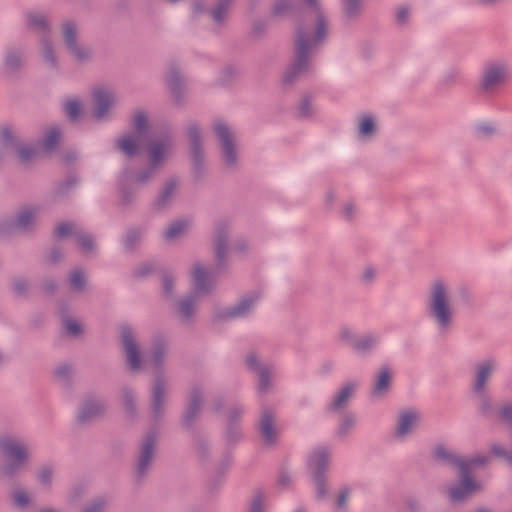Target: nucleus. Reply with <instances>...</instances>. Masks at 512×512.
I'll use <instances>...</instances> for the list:
<instances>
[{
    "label": "nucleus",
    "mask_w": 512,
    "mask_h": 512,
    "mask_svg": "<svg viewBox=\"0 0 512 512\" xmlns=\"http://www.w3.org/2000/svg\"><path fill=\"white\" fill-rule=\"evenodd\" d=\"M328 33V19L319 0H306V7L296 24L294 56L283 74V84L291 85L314 73L313 55L325 43Z\"/></svg>",
    "instance_id": "1"
},
{
    "label": "nucleus",
    "mask_w": 512,
    "mask_h": 512,
    "mask_svg": "<svg viewBox=\"0 0 512 512\" xmlns=\"http://www.w3.org/2000/svg\"><path fill=\"white\" fill-rule=\"evenodd\" d=\"M170 341L167 335L156 332L152 335L148 348L147 362L154 370L151 386V412L155 423L163 419L169 380L165 375L164 364L169 354Z\"/></svg>",
    "instance_id": "2"
},
{
    "label": "nucleus",
    "mask_w": 512,
    "mask_h": 512,
    "mask_svg": "<svg viewBox=\"0 0 512 512\" xmlns=\"http://www.w3.org/2000/svg\"><path fill=\"white\" fill-rule=\"evenodd\" d=\"M425 307L427 316L438 333H450L455 323L456 308L452 288L447 280L436 277L429 283Z\"/></svg>",
    "instance_id": "3"
},
{
    "label": "nucleus",
    "mask_w": 512,
    "mask_h": 512,
    "mask_svg": "<svg viewBox=\"0 0 512 512\" xmlns=\"http://www.w3.org/2000/svg\"><path fill=\"white\" fill-rule=\"evenodd\" d=\"M0 450L4 457V463L0 467V475L4 479H13L18 476L31 460L29 444L20 437H0Z\"/></svg>",
    "instance_id": "4"
},
{
    "label": "nucleus",
    "mask_w": 512,
    "mask_h": 512,
    "mask_svg": "<svg viewBox=\"0 0 512 512\" xmlns=\"http://www.w3.org/2000/svg\"><path fill=\"white\" fill-rule=\"evenodd\" d=\"M511 80V66L505 58H492L484 62L477 87L484 96L499 94Z\"/></svg>",
    "instance_id": "5"
},
{
    "label": "nucleus",
    "mask_w": 512,
    "mask_h": 512,
    "mask_svg": "<svg viewBox=\"0 0 512 512\" xmlns=\"http://www.w3.org/2000/svg\"><path fill=\"white\" fill-rule=\"evenodd\" d=\"M331 449L326 446L315 448L308 458V468L316 488V498L324 500L329 495L327 471L331 463Z\"/></svg>",
    "instance_id": "6"
},
{
    "label": "nucleus",
    "mask_w": 512,
    "mask_h": 512,
    "mask_svg": "<svg viewBox=\"0 0 512 512\" xmlns=\"http://www.w3.org/2000/svg\"><path fill=\"white\" fill-rule=\"evenodd\" d=\"M175 144V138L168 130L151 134L143 144L146 151L147 163L162 169L172 158Z\"/></svg>",
    "instance_id": "7"
},
{
    "label": "nucleus",
    "mask_w": 512,
    "mask_h": 512,
    "mask_svg": "<svg viewBox=\"0 0 512 512\" xmlns=\"http://www.w3.org/2000/svg\"><path fill=\"white\" fill-rule=\"evenodd\" d=\"M40 213V205L25 204L20 206L9 220L0 222V235L33 232L38 225Z\"/></svg>",
    "instance_id": "8"
},
{
    "label": "nucleus",
    "mask_w": 512,
    "mask_h": 512,
    "mask_svg": "<svg viewBox=\"0 0 512 512\" xmlns=\"http://www.w3.org/2000/svg\"><path fill=\"white\" fill-rule=\"evenodd\" d=\"M159 433L152 429L140 439L134 462V477L137 481L145 479L151 471L157 456Z\"/></svg>",
    "instance_id": "9"
},
{
    "label": "nucleus",
    "mask_w": 512,
    "mask_h": 512,
    "mask_svg": "<svg viewBox=\"0 0 512 512\" xmlns=\"http://www.w3.org/2000/svg\"><path fill=\"white\" fill-rule=\"evenodd\" d=\"M133 132L122 135L116 141V147L127 157L141 153L144 144V134L148 130L149 120L146 112L138 110L132 116Z\"/></svg>",
    "instance_id": "10"
},
{
    "label": "nucleus",
    "mask_w": 512,
    "mask_h": 512,
    "mask_svg": "<svg viewBox=\"0 0 512 512\" xmlns=\"http://www.w3.org/2000/svg\"><path fill=\"white\" fill-rule=\"evenodd\" d=\"M213 129L219 142L223 163L229 168L238 166V145L235 131L223 120L214 122Z\"/></svg>",
    "instance_id": "11"
},
{
    "label": "nucleus",
    "mask_w": 512,
    "mask_h": 512,
    "mask_svg": "<svg viewBox=\"0 0 512 512\" xmlns=\"http://www.w3.org/2000/svg\"><path fill=\"white\" fill-rule=\"evenodd\" d=\"M27 64V48L22 44H9L5 47L0 70L7 77L18 76Z\"/></svg>",
    "instance_id": "12"
},
{
    "label": "nucleus",
    "mask_w": 512,
    "mask_h": 512,
    "mask_svg": "<svg viewBox=\"0 0 512 512\" xmlns=\"http://www.w3.org/2000/svg\"><path fill=\"white\" fill-rule=\"evenodd\" d=\"M120 344L129 369L137 372L142 368V351L134 330L123 325L120 330Z\"/></svg>",
    "instance_id": "13"
},
{
    "label": "nucleus",
    "mask_w": 512,
    "mask_h": 512,
    "mask_svg": "<svg viewBox=\"0 0 512 512\" xmlns=\"http://www.w3.org/2000/svg\"><path fill=\"white\" fill-rule=\"evenodd\" d=\"M421 412L415 408H404L397 413L393 428V438L404 442L410 438L421 425Z\"/></svg>",
    "instance_id": "14"
},
{
    "label": "nucleus",
    "mask_w": 512,
    "mask_h": 512,
    "mask_svg": "<svg viewBox=\"0 0 512 512\" xmlns=\"http://www.w3.org/2000/svg\"><path fill=\"white\" fill-rule=\"evenodd\" d=\"M93 117L102 122L110 119L111 112L117 102L116 93L108 87H98L93 91Z\"/></svg>",
    "instance_id": "15"
},
{
    "label": "nucleus",
    "mask_w": 512,
    "mask_h": 512,
    "mask_svg": "<svg viewBox=\"0 0 512 512\" xmlns=\"http://www.w3.org/2000/svg\"><path fill=\"white\" fill-rule=\"evenodd\" d=\"M181 181L176 176L168 177L160 186L157 195L151 203V208L156 212L169 209L180 192Z\"/></svg>",
    "instance_id": "16"
},
{
    "label": "nucleus",
    "mask_w": 512,
    "mask_h": 512,
    "mask_svg": "<svg viewBox=\"0 0 512 512\" xmlns=\"http://www.w3.org/2000/svg\"><path fill=\"white\" fill-rule=\"evenodd\" d=\"M498 361L494 357H486L476 363L473 374L472 392L488 390V384L498 368Z\"/></svg>",
    "instance_id": "17"
},
{
    "label": "nucleus",
    "mask_w": 512,
    "mask_h": 512,
    "mask_svg": "<svg viewBox=\"0 0 512 512\" xmlns=\"http://www.w3.org/2000/svg\"><path fill=\"white\" fill-rule=\"evenodd\" d=\"M230 237V225L225 220L216 222L213 233V247L217 265L222 267L226 263Z\"/></svg>",
    "instance_id": "18"
},
{
    "label": "nucleus",
    "mask_w": 512,
    "mask_h": 512,
    "mask_svg": "<svg viewBox=\"0 0 512 512\" xmlns=\"http://www.w3.org/2000/svg\"><path fill=\"white\" fill-rule=\"evenodd\" d=\"M359 387L358 381H347L341 385L333 394L326 409L330 413H340L344 411L350 401L354 398Z\"/></svg>",
    "instance_id": "19"
},
{
    "label": "nucleus",
    "mask_w": 512,
    "mask_h": 512,
    "mask_svg": "<svg viewBox=\"0 0 512 512\" xmlns=\"http://www.w3.org/2000/svg\"><path fill=\"white\" fill-rule=\"evenodd\" d=\"M165 84L170 91L174 101L182 104L187 98L188 90L183 74L176 64H170L165 76Z\"/></svg>",
    "instance_id": "20"
},
{
    "label": "nucleus",
    "mask_w": 512,
    "mask_h": 512,
    "mask_svg": "<svg viewBox=\"0 0 512 512\" xmlns=\"http://www.w3.org/2000/svg\"><path fill=\"white\" fill-rule=\"evenodd\" d=\"M203 406V389L194 385L190 388L188 396V404L182 415V426L189 430L193 427L197 417L200 414Z\"/></svg>",
    "instance_id": "21"
},
{
    "label": "nucleus",
    "mask_w": 512,
    "mask_h": 512,
    "mask_svg": "<svg viewBox=\"0 0 512 512\" xmlns=\"http://www.w3.org/2000/svg\"><path fill=\"white\" fill-rule=\"evenodd\" d=\"M258 430L264 445L275 446L277 444L279 431L276 425V416L272 410L268 408L262 410Z\"/></svg>",
    "instance_id": "22"
},
{
    "label": "nucleus",
    "mask_w": 512,
    "mask_h": 512,
    "mask_svg": "<svg viewBox=\"0 0 512 512\" xmlns=\"http://www.w3.org/2000/svg\"><path fill=\"white\" fill-rule=\"evenodd\" d=\"M187 136L190 144V157L194 168L200 171L204 167L205 153L202 147L201 129L195 122L187 126Z\"/></svg>",
    "instance_id": "23"
},
{
    "label": "nucleus",
    "mask_w": 512,
    "mask_h": 512,
    "mask_svg": "<svg viewBox=\"0 0 512 512\" xmlns=\"http://www.w3.org/2000/svg\"><path fill=\"white\" fill-rule=\"evenodd\" d=\"M460 481L449 488L450 501L462 502L482 489L481 484L474 480L471 475H459Z\"/></svg>",
    "instance_id": "24"
},
{
    "label": "nucleus",
    "mask_w": 512,
    "mask_h": 512,
    "mask_svg": "<svg viewBox=\"0 0 512 512\" xmlns=\"http://www.w3.org/2000/svg\"><path fill=\"white\" fill-rule=\"evenodd\" d=\"M39 56L43 65L50 71H58L61 66L56 45L48 36L38 38Z\"/></svg>",
    "instance_id": "25"
},
{
    "label": "nucleus",
    "mask_w": 512,
    "mask_h": 512,
    "mask_svg": "<svg viewBox=\"0 0 512 512\" xmlns=\"http://www.w3.org/2000/svg\"><path fill=\"white\" fill-rule=\"evenodd\" d=\"M259 299L258 293H251L243 296L233 306L225 309L220 315L223 319L243 318L248 316L255 308Z\"/></svg>",
    "instance_id": "26"
},
{
    "label": "nucleus",
    "mask_w": 512,
    "mask_h": 512,
    "mask_svg": "<svg viewBox=\"0 0 512 512\" xmlns=\"http://www.w3.org/2000/svg\"><path fill=\"white\" fill-rule=\"evenodd\" d=\"M198 304L199 296L196 293H190L177 301L176 315L182 324L188 325L194 321Z\"/></svg>",
    "instance_id": "27"
},
{
    "label": "nucleus",
    "mask_w": 512,
    "mask_h": 512,
    "mask_svg": "<svg viewBox=\"0 0 512 512\" xmlns=\"http://www.w3.org/2000/svg\"><path fill=\"white\" fill-rule=\"evenodd\" d=\"M25 21L27 28L37 33L39 37H50L52 24L47 13L41 11H28L25 13Z\"/></svg>",
    "instance_id": "28"
},
{
    "label": "nucleus",
    "mask_w": 512,
    "mask_h": 512,
    "mask_svg": "<svg viewBox=\"0 0 512 512\" xmlns=\"http://www.w3.org/2000/svg\"><path fill=\"white\" fill-rule=\"evenodd\" d=\"M106 410V403L101 398H86L79 407L78 421L81 423L89 422L103 415Z\"/></svg>",
    "instance_id": "29"
},
{
    "label": "nucleus",
    "mask_w": 512,
    "mask_h": 512,
    "mask_svg": "<svg viewBox=\"0 0 512 512\" xmlns=\"http://www.w3.org/2000/svg\"><path fill=\"white\" fill-rule=\"evenodd\" d=\"M378 118L372 113H363L357 118L356 134L360 141H371L378 133Z\"/></svg>",
    "instance_id": "30"
},
{
    "label": "nucleus",
    "mask_w": 512,
    "mask_h": 512,
    "mask_svg": "<svg viewBox=\"0 0 512 512\" xmlns=\"http://www.w3.org/2000/svg\"><path fill=\"white\" fill-rule=\"evenodd\" d=\"M192 284L194 292L197 296L200 294H207L213 289V281L210 278L209 272L202 264H195L192 268Z\"/></svg>",
    "instance_id": "31"
},
{
    "label": "nucleus",
    "mask_w": 512,
    "mask_h": 512,
    "mask_svg": "<svg viewBox=\"0 0 512 512\" xmlns=\"http://www.w3.org/2000/svg\"><path fill=\"white\" fill-rule=\"evenodd\" d=\"M391 382V370L386 366L381 367L375 376V380L371 388V397L375 400L384 398L390 389Z\"/></svg>",
    "instance_id": "32"
},
{
    "label": "nucleus",
    "mask_w": 512,
    "mask_h": 512,
    "mask_svg": "<svg viewBox=\"0 0 512 512\" xmlns=\"http://www.w3.org/2000/svg\"><path fill=\"white\" fill-rule=\"evenodd\" d=\"M235 1L236 0H216L214 6L209 10V16L217 27L224 25Z\"/></svg>",
    "instance_id": "33"
},
{
    "label": "nucleus",
    "mask_w": 512,
    "mask_h": 512,
    "mask_svg": "<svg viewBox=\"0 0 512 512\" xmlns=\"http://www.w3.org/2000/svg\"><path fill=\"white\" fill-rule=\"evenodd\" d=\"M341 14L345 22L358 20L363 12V0H340Z\"/></svg>",
    "instance_id": "34"
},
{
    "label": "nucleus",
    "mask_w": 512,
    "mask_h": 512,
    "mask_svg": "<svg viewBox=\"0 0 512 512\" xmlns=\"http://www.w3.org/2000/svg\"><path fill=\"white\" fill-rule=\"evenodd\" d=\"M61 38L66 50L69 47L80 42L79 40V26L75 21L65 20L61 24Z\"/></svg>",
    "instance_id": "35"
},
{
    "label": "nucleus",
    "mask_w": 512,
    "mask_h": 512,
    "mask_svg": "<svg viewBox=\"0 0 512 512\" xmlns=\"http://www.w3.org/2000/svg\"><path fill=\"white\" fill-rule=\"evenodd\" d=\"M434 455L436 459L442 461L444 464L457 468L459 473L460 469L466 466L463 457L448 450L444 446H437L434 450Z\"/></svg>",
    "instance_id": "36"
},
{
    "label": "nucleus",
    "mask_w": 512,
    "mask_h": 512,
    "mask_svg": "<svg viewBox=\"0 0 512 512\" xmlns=\"http://www.w3.org/2000/svg\"><path fill=\"white\" fill-rule=\"evenodd\" d=\"M191 221L189 219H178L171 222L163 233V237L166 241L172 242L186 234Z\"/></svg>",
    "instance_id": "37"
},
{
    "label": "nucleus",
    "mask_w": 512,
    "mask_h": 512,
    "mask_svg": "<svg viewBox=\"0 0 512 512\" xmlns=\"http://www.w3.org/2000/svg\"><path fill=\"white\" fill-rule=\"evenodd\" d=\"M66 51L71 59L77 64H86L93 60L92 48L82 42L69 47Z\"/></svg>",
    "instance_id": "38"
},
{
    "label": "nucleus",
    "mask_w": 512,
    "mask_h": 512,
    "mask_svg": "<svg viewBox=\"0 0 512 512\" xmlns=\"http://www.w3.org/2000/svg\"><path fill=\"white\" fill-rule=\"evenodd\" d=\"M380 342V336L376 333H366L359 336L353 350L361 355L369 354L377 347Z\"/></svg>",
    "instance_id": "39"
},
{
    "label": "nucleus",
    "mask_w": 512,
    "mask_h": 512,
    "mask_svg": "<svg viewBox=\"0 0 512 512\" xmlns=\"http://www.w3.org/2000/svg\"><path fill=\"white\" fill-rule=\"evenodd\" d=\"M61 139V131L57 126L48 127L43 134L40 145L45 151H52L56 148Z\"/></svg>",
    "instance_id": "40"
},
{
    "label": "nucleus",
    "mask_w": 512,
    "mask_h": 512,
    "mask_svg": "<svg viewBox=\"0 0 512 512\" xmlns=\"http://www.w3.org/2000/svg\"><path fill=\"white\" fill-rule=\"evenodd\" d=\"M473 393L477 399L478 412L480 415L486 418L490 417L495 410L488 390Z\"/></svg>",
    "instance_id": "41"
},
{
    "label": "nucleus",
    "mask_w": 512,
    "mask_h": 512,
    "mask_svg": "<svg viewBox=\"0 0 512 512\" xmlns=\"http://www.w3.org/2000/svg\"><path fill=\"white\" fill-rule=\"evenodd\" d=\"M268 501V493L263 489H256L252 494L249 512H266Z\"/></svg>",
    "instance_id": "42"
},
{
    "label": "nucleus",
    "mask_w": 512,
    "mask_h": 512,
    "mask_svg": "<svg viewBox=\"0 0 512 512\" xmlns=\"http://www.w3.org/2000/svg\"><path fill=\"white\" fill-rule=\"evenodd\" d=\"M21 141L19 135L8 125L0 127V144L2 148L15 149Z\"/></svg>",
    "instance_id": "43"
},
{
    "label": "nucleus",
    "mask_w": 512,
    "mask_h": 512,
    "mask_svg": "<svg viewBox=\"0 0 512 512\" xmlns=\"http://www.w3.org/2000/svg\"><path fill=\"white\" fill-rule=\"evenodd\" d=\"M143 238V229L140 227H133L126 231L123 239V246L126 251H132L137 248Z\"/></svg>",
    "instance_id": "44"
},
{
    "label": "nucleus",
    "mask_w": 512,
    "mask_h": 512,
    "mask_svg": "<svg viewBox=\"0 0 512 512\" xmlns=\"http://www.w3.org/2000/svg\"><path fill=\"white\" fill-rule=\"evenodd\" d=\"M490 462L491 457L486 454H477L468 459L464 458V463L466 464V466L460 469L459 475H471L473 469L480 466H485Z\"/></svg>",
    "instance_id": "45"
},
{
    "label": "nucleus",
    "mask_w": 512,
    "mask_h": 512,
    "mask_svg": "<svg viewBox=\"0 0 512 512\" xmlns=\"http://www.w3.org/2000/svg\"><path fill=\"white\" fill-rule=\"evenodd\" d=\"M68 284L73 292L82 293L87 286L86 274L79 268L74 269L68 277Z\"/></svg>",
    "instance_id": "46"
},
{
    "label": "nucleus",
    "mask_w": 512,
    "mask_h": 512,
    "mask_svg": "<svg viewBox=\"0 0 512 512\" xmlns=\"http://www.w3.org/2000/svg\"><path fill=\"white\" fill-rule=\"evenodd\" d=\"M121 399L126 413L130 417H135L137 415V406L134 391L129 387H123L121 389Z\"/></svg>",
    "instance_id": "47"
},
{
    "label": "nucleus",
    "mask_w": 512,
    "mask_h": 512,
    "mask_svg": "<svg viewBox=\"0 0 512 512\" xmlns=\"http://www.w3.org/2000/svg\"><path fill=\"white\" fill-rule=\"evenodd\" d=\"M274 368L272 365L268 366L264 370L256 373L258 377L257 391L260 394H266L272 387L271 377L273 375Z\"/></svg>",
    "instance_id": "48"
},
{
    "label": "nucleus",
    "mask_w": 512,
    "mask_h": 512,
    "mask_svg": "<svg viewBox=\"0 0 512 512\" xmlns=\"http://www.w3.org/2000/svg\"><path fill=\"white\" fill-rule=\"evenodd\" d=\"M161 170V168L148 164L146 168H143L135 173L134 182L139 185H146L150 183L156 176V174Z\"/></svg>",
    "instance_id": "49"
},
{
    "label": "nucleus",
    "mask_w": 512,
    "mask_h": 512,
    "mask_svg": "<svg viewBox=\"0 0 512 512\" xmlns=\"http://www.w3.org/2000/svg\"><path fill=\"white\" fill-rule=\"evenodd\" d=\"M62 325L65 332L73 338H79L84 333V325L75 318L65 317L62 320Z\"/></svg>",
    "instance_id": "50"
},
{
    "label": "nucleus",
    "mask_w": 512,
    "mask_h": 512,
    "mask_svg": "<svg viewBox=\"0 0 512 512\" xmlns=\"http://www.w3.org/2000/svg\"><path fill=\"white\" fill-rule=\"evenodd\" d=\"M64 111L70 120L75 121L82 114V103L77 98H68L64 102Z\"/></svg>",
    "instance_id": "51"
},
{
    "label": "nucleus",
    "mask_w": 512,
    "mask_h": 512,
    "mask_svg": "<svg viewBox=\"0 0 512 512\" xmlns=\"http://www.w3.org/2000/svg\"><path fill=\"white\" fill-rule=\"evenodd\" d=\"M13 506L20 510H25L31 503L30 493L25 489H16L12 493Z\"/></svg>",
    "instance_id": "52"
},
{
    "label": "nucleus",
    "mask_w": 512,
    "mask_h": 512,
    "mask_svg": "<svg viewBox=\"0 0 512 512\" xmlns=\"http://www.w3.org/2000/svg\"><path fill=\"white\" fill-rule=\"evenodd\" d=\"M245 364H246L248 370L255 374L260 372L261 370H264L265 368H267L268 366L271 365V364H264L260 360L258 354L254 351H250L246 354Z\"/></svg>",
    "instance_id": "53"
},
{
    "label": "nucleus",
    "mask_w": 512,
    "mask_h": 512,
    "mask_svg": "<svg viewBox=\"0 0 512 512\" xmlns=\"http://www.w3.org/2000/svg\"><path fill=\"white\" fill-rule=\"evenodd\" d=\"M163 294L167 299H174L175 277L170 271H164L161 278Z\"/></svg>",
    "instance_id": "54"
},
{
    "label": "nucleus",
    "mask_w": 512,
    "mask_h": 512,
    "mask_svg": "<svg viewBox=\"0 0 512 512\" xmlns=\"http://www.w3.org/2000/svg\"><path fill=\"white\" fill-rule=\"evenodd\" d=\"M356 425V416L352 413L345 414L339 423L337 428V434L340 437L347 436Z\"/></svg>",
    "instance_id": "55"
},
{
    "label": "nucleus",
    "mask_w": 512,
    "mask_h": 512,
    "mask_svg": "<svg viewBox=\"0 0 512 512\" xmlns=\"http://www.w3.org/2000/svg\"><path fill=\"white\" fill-rule=\"evenodd\" d=\"M80 227L72 222H63L56 226L55 235L59 238L72 236L76 238L80 231Z\"/></svg>",
    "instance_id": "56"
},
{
    "label": "nucleus",
    "mask_w": 512,
    "mask_h": 512,
    "mask_svg": "<svg viewBox=\"0 0 512 512\" xmlns=\"http://www.w3.org/2000/svg\"><path fill=\"white\" fill-rule=\"evenodd\" d=\"M75 240L84 253L87 254L95 250L96 244L93 237L90 234L85 233L82 229H80Z\"/></svg>",
    "instance_id": "57"
},
{
    "label": "nucleus",
    "mask_w": 512,
    "mask_h": 512,
    "mask_svg": "<svg viewBox=\"0 0 512 512\" xmlns=\"http://www.w3.org/2000/svg\"><path fill=\"white\" fill-rule=\"evenodd\" d=\"M224 437L229 444H235L239 442L243 437L240 424L227 423Z\"/></svg>",
    "instance_id": "58"
},
{
    "label": "nucleus",
    "mask_w": 512,
    "mask_h": 512,
    "mask_svg": "<svg viewBox=\"0 0 512 512\" xmlns=\"http://www.w3.org/2000/svg\"><path fill=\"white\" fill-rule=\"evenodd\" d=\"M107 504V499L99 496L88 501L81 512H105Z\"/></svg>",
    "instance_id": "59"
},
{
    "label": "nucleus",
    "mask_w": 512,
    "mask_h": 512,
    "mask_svg": "<svg viewBox=\"0 0 512 512\" xmlns=\"http://www.w3.org/2000/svg\"><path fill=\"white\" fill-rule=\"evenodd\" d=\"M293 9L292 0H274L271 12L274 16H285Z\"/></svg>",
    "instance_id": "60"
},
{
    "label": "nucleus",
    "mask_w": 512,
    "mask_h": 512,
    "mask_svg": "<svg viewBox=\"0 0 512 512\" xmlns=\"http://www.w3.org/2000/svg\"><path fill=\"white\" fill-rule=\"evenodd\" d=\"M315 109L311 97L305 95L299 102L298 115L301 118H310L314 115Z\"/></svg>",
    "instance_id": "61"
},
{
    "label": "nucleus",
    "mask_w": 512,
    "mask_h": 512,
    "mask_svg": "<svg viewBox=\"0 0 512 512\" xmlns=\"http://www.w3.org/2000/svg\"><path fill=\"white\" fill-rule=\"evenodd\" d=\"M461 79V71L458 68H449L447 69L442 77L441 83L445 86H454L460 82Z\"/></svg>",
    "instance_id": "62"
},
{
    "label": "nucleus",
    "mask_w": 512,
    "mask_h": 512,
    "mask_svg": "<svg viewBox=\"0 0 512 512\" xmlns=\"http://www.w3.org/2000/svg\"><path fill=\"white\" fill-rule=\"evenodd\" d=\"M338 337L342 343L348 345L353 350L359 336L351 328L343 326L339 329Z\"/></svg>",
    "instance_id": "63"
},
{
    "label": "nucleus",
    "mask_w": 512,
    "mask_h": 512,
    "mask_svg": "<svg viewBox=\"0 0 512 512\" xmlns=\"http://www.w3.org/2000/svg\"><path fill=\"white\" fill-rule=\"evenodd\" d=\"M490 449L494 456L505 460L512 467V450L508 451L503 445L496 442L491 444Z\"/></svg>",
    "instance_id": "64"
}]
</instances>
